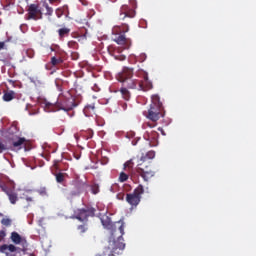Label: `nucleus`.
Returning a JSON list of instances; mask_svg holds the SVG:
<instances>
[{
  "label": "nucleus",
  "instance_id": "30",
  "mask_svg": "<svg viewBox=\"0 0 256 256\" xmlns=\"http://www.w3.org/2000/svg\"><path fill=\"white\" fill-rule=\"evenodd\" d=\"M130 9H133V11H135V9H137V0H129V6Z\"/></svg>",
  "mask_w": 256,
  "mask_h": 256
},
{
  "label": "nucleus",
  "instance_id": "26",
  "mask_svg": "<svg viewBox=\"0 0 256 256\" xmlns=\"http://www.w3.org/2000/svg\"><path fill=\"white\" fill-rule=\"evenodd\" d=\"M129 179V175H127L125 172H121L119 176L120 183H125Z\"/></svg>",
  "mask_w": 256,
  "mask_h": 256
},
{
  "label": "nucleus",
  "instance_id": "37",
  "mask_svg": "<svg viewBox=\"0 0 256 256\" xmlns=\"http://www.w3.org/2000/svg\"><path fill=\"white\" fill-rule=\"evenodd\" d=\"M7 233L5 232V230H1L0 231V239H5Z\"/></svg>",
  "mask_w": 256,
  "mask_h": 256
},
{
  "label": "nucleus",
  "instance_id": "2",
  "mask_svg": "<svg viewBox=\"0 0 256 256\" xmlns=\"http://www.w3.org/2000/svg\"><path fill=\"white\" fill-rule=\"evenodd\" d=\"M164 116L165 114L163 113V103H161V98L159 95H153L150 108L146 113L147 119H149L152 123L147 122L143 124V128L145 129L150 127V129H153V127H157V121H159V119Z\"/></svg>",
  "mask_w": 256,
  "mask_h": 256
},
{
  "label": "nucleus",
  "instance_id": "13",
  "mask_svg": "<svg viewBox=\"0 0 256 256\" xmlns=\"http://www.w3.org/2000/svg\"><path fill=\"white\" fill-rule=\"evenodd\" d=\"M143 75V80H139V83H142V89H138V91H149L150 89H153V83L149 81V76L145 72H140Z\"/></svg>",
  "mask_w": 256,
  "mask_h": 256
},
{
  "label": "nucleus",
  "instance_id": "29",
  "mask_svg": "<svg viewBox=\"0 0 256 256\" xmlns=\"http://www.w3.org/2000/svg\"><path fill=\"white\" fill-rule=\"evenodd\" d=\"M87 229H89V228L87 227L86 224H84V225H79V226L77 227V230H78L79 233H81V234L87 233Z\"/></svg>",
  "mask_w": 256,
  "mask_h": 256
},
{
  "label": "nucleus",
  "instance_id": "39",
  "mask_svg": "<svg viewBox=\"0 0 256 256\" xmlns=\"http://www.w3.org/2000/svg\"><path fill=\"white\" fill-rule=\"evenodd\" d=\"M3 49H7L5 42H0V51H3Z\"/></svg>",
  "mask_w": 256,
  "mask_h": 256
},
{
  "label": "nucleus",
  "instance_id": "21",
  "mask_svg": "<svg viewBox=\"0 0 256 256\" xmlns=\"http://www.w3.org/2000/svg\"><path fill=\"white\" fill-rule=\"evenodd\" d=\"M120 93L124 101H129V99H131V92H129V90L126 87H122L120 89Z\"/></svg>",
  "mask_w": 256,
  "mask_h": 256
},
{
  "label": "nucleus",
  "instance_id": "33",
  "mask_svg": "<svg viewBox=\"0 0 256 256\" xmlns=\"http://www.w3.org/2000/svg\"><path fill=\"white\" fill-rule=\"evenodd\" d=\"M124 167L126 169H133V160H128L125 164Z\"/></svg>",
  "mask_w": 256,
  "mask_h": 256
},
{
  "label": "nucleus",
  "instance_id": "40",
  "mask_svg": "<svg viewBox=\"0 0 256 256\" xmlns=\"http://www.w3.org/2000/svg\"><path fill=\"white\" fill-rule=\"evenodd\" d=\"M26 201H27L28 203H32L33 197H31V196H26Z\"/></svg>",
  "mask_w": 256,
  "mask_h": 256
},
{
  "label": "nucleus",
  "instance_id": "43",
  "mask_svg": "<svg viewBox=\"0 0 256 256\" xmlns=\"http://www.w3.org/2000/svg\"><path fill=\"white\" fill-rule=\"evenodd\" d=\"M158 131H160V133H162V135H165V130H163V128L159 127Z\"/></svg>",
  "mask_w": 256,
  "mask_h": 256
},
{
  "label": "nucleus",
  "instance_id": "23",
  "mask_svg": "<svg viewBox=\"0 0 256 256\" xmlns=\"http://www.w3.org/2000/svg\"><path fill=\"white\" fill-rule=\"evenodd\" d=\"M36 193H38V195H40L41 197H49V192L47 190V187L45 186H41L40 188H38L36 190Z\"/></svg>",
  "mask_w": 256,
  "mask_h": 256
},
{
  "label": "nucleus",
  "instance_id": "5",
  "mask_svg": "<svg viewBox=\"0 0 256 256\" xmlns=\"http://www.w3.org/2000/svg\"><path fill=\"white\" fill-rule=\"evenodd\" d=\"M136 171L146 182L155 177V170L153 169L151 162L139 161Z\"/></svg>",
  "mask_w": 256,
  "mask_h": 256
},
{
  "label": "nucleus",
  "instance_id": "11",
  "mask_svg": "<svg viewBox=\"0 0 256 256\" xmlns=\"http://www.w3.org/2000/svg\"><path fill=\"white\" fill-rule=\"evenodd\" d=\"M134 75L133 68L124 67L120 73H118L117 79L120 83L132 79Z\"/></svg>",
  "mask_w": 256,
  "mask_h": 256
},
{
  "label": "nucleus",
  "instance_id": "45",
  "mask_svg": "<svg viewBox=\"0 0 256 256\" xmlns=\"http://www.w3.org/2000/svg\"><path fill=\"white\" fill-rule=\"evenodd\" d=\"M141 57H142V60H141V61H145V59H146L147 56H145V54H143Z\"/></svg>",
  "mask_w": 256,
  "mask_h": 256
},
{
  "label": "nucleus",
  "instance_id": "4",
  "mask_svg": "<svg viewBox=\"0 0 256 256\" xmlns=\"http://www.w3.org/2000/svg\"><path fill=\"white\" fill-rule=\"evenodd\" d=\"M125 33H129V24L123 23L122 25H117L112 28V35L115 36L113 41L117 45H123L126 49L131 47V38H127Z\"/></svg>",
  "mask_w": 256,
  "mask_h": 256
},
{
  "label": "nucleus",
  "instance_id": "46",
  "mask_svg": "<svg viewBox=\"0 0 256 256\" xmlns=\"http://www.w3.org/2000/svg\"><path fill=\"white\" fill-rule=\"evenodd\" d=\"M57 0H49V3L53 4L55 3Z\"/></svg>",
  "mask_w": 256,
  "mask_h": 256
},
{
  "label": "nucleus",
  "instance_id": "28",
  "mask_svg": "<svg viewBox=\"0 0 256 256\" xmlns=\"http://www.w3.org/2000/svg\"><path fill=\"white\" fill-rule=\"evenodd\" d=\"M68 47L70 49H79V44L73 40L68 42Z\"/></svg>",
  "mask_w": 256,
  "mask_h": 256
},
{
  "label": "nucleus",
  "instance_id": "34",
  "mask_svg": "<svg viewBox=\"0 0 256 256\" xmlns=\"http://www.w3.org/2000/svg\"><path fill=\"white\" fill-rule=\"evenodd\" d=\"M3 151H7V146L3 142H0V153H3Z\"/></svg>",
  "mask_w": 256,
  "mask_h": 256
},
{
  "label": "nucleus",
  "instance_id": "8",
  "mask_svg": "<svg viewBox=\"0 0 256 256\" xmlns=\"http://www.w3.org/2000/svg\"><path fill=\"white\" fill-rule=\"evenodd\" d=\"M95 208H82L76 212L74 219L78 221H87L88 217H95Z\"/></svg>",
  "mask_w": 256,
  "mask_h": 256
},
{
  "label": "nucleus",
  "instance_id": "18",
  "mask_svg": "<svg viewBox=\"0 0 256 256\" xmlns=\"http://www.w3.org/2000/svg\"><path fill=\"white\" fill-rule=\"evenodd\" d=\"M27 143V139L17 137L16 140H13L12 145L15 149H23V145Z\"/></svg>",
  "mask_w": 256,
  "mask_h": 256
},
{
  "label": "nucleus",
  "instance_id": "36",
  "mask_svg": "<svg viewBox=\"0 0 256 256\" xmlns=\"http://www.w3.org/2000/svg\"><path fill=\"white\" fill-rule=\"evenodd\" d=\"M116 197L119 201H123L125 199V193H119Z\"/></svg>",
  "mask_w": 256,
  "mask_h": 256
},
{
  "label": "nucleus",
  "instance_id": "31",
  "mask_svg": "<svg viewBox=\"0 0 256 256\" xmlns=\"http://www.w3.org/2000/svg\"><path fill=\"white\" fill-rule=\"evenodd\" d=\"M26 55L29 57V59H33V57H35V51L33 49H28L26 51Z\"/></svg>",
  "mask_w": 256,
  "mask_h": 256
},
{
  "label": "nucleus",
  "instance_id": "15",
  "mask_svg": "<svg viewBox=\"0 0 256 256\" xmlns=\"http://www.w3.org/2000/svg\"><path fill=\"white\" fill-rule=\"evenodd\" d=\"M3 191L8 196L9 201L12 205H15V203H17V201H19V197L17 196V193L13 192V190H9V189L5 188V189H3Z\"/></svg>",
  "mask_w": 256,
  "mask_h": 256
},
{
  "label": "nucleus",
  "instance_id": "1",
  "mask_svg": "<svg viewBox=\"0 0 256 256\" xmlns=\"http://www.w3.org/2000/svg\"><path fill=\"white\" fill-rule=\"evenodd\" d=\"M101 223L105 229L112 230V236L109 240V246L104 248L102 254L96 256H117L121 255L125 250V243H123V235H125V223L116 222L113 224L111 218L106 217L101 219ZM117 225L118 228H117Z\"/></svg>",
  "mask_w": 256,
  "mask_h": 256
},
{
  "label": "nucleus",
  "instance_id": "17",
  "mask_svg": "<svg viewBox=\"0 0 256 256\" xmlns=\"http://www.w3.org/2000/svg\"><path fill=\"white\" fill-rule=\"evenodd\" d=\"M83 113L85 117H93L95 115V105L90 104L84 107Z\"/></svg>",
  "mask_w": 256,
  "mask_h": 256
},
{
  "label": "nucleus",
  "instance_id": "42",
  "mask_svg": "<svg viewBox=\"0 0 256 256\" xmlns=\"http://www.w3.org/2000/svg\"><path fill=\"white\" fill-rule=\"evenodd\" d=\"M122 109H123V111H127V103L122 104Z\"/></svg>",
  "mask_w": 256,
  "mask_h": 256
},
{
  "label": "nucleus",
  "instance_id": "35",
  "mask_svg": "<svg viewBox=\"0 0 256 256\" xmlns=\"http://www.w3.org/2000/svg\"><path fill=\"white\" fill-rule=\"evenodd\" d=\"M92 192L94 195H97V193H99V186L98 185H94L92 187Z\"/></svg>",
  "mask_w": 256,
  "mask_h": 256
},
{
  "label": "nucleus",
  "instance_id": "10",
  "mask_svg": "<svg viewBox=\"0 0 256 256\" xmlns=\"http://www.w3.org/2000/svg\"><path fill=\"white\" fill-rule=\"evenodd\" d=\"M144 139L149 141L150 147H157L159 145V133L157 131L146 132Z\"/></svg>",
  "mask_w": 256,
  "mask_h": 256
},
{
  "label": "nucleus",
  "instance_id": "6",
  "mask_svg": "<svg viewBox=\"0 0 256 256\" xmlns=\"http://www.w3.org/2000/svg\"><path fill=\"white\" fill-rule=\"evenodd\" d=\"M145 193V188L143 185H138L132 193L126 194V202L131 205V207H137L141 203V195Z\"/></svg>",
  "mask_w": 256,
  "mask_h": 256
},
{
  "label": "nucleus",
  "instance_id": "25",
  "mask_svg": "<svg viewBox=\"0 0 256 256\" xmlns=\"http://www.w3.org/2000/svg\"><path fill=\"white\" fill-rule=\"evenodd\" d=\"M43 7L46 8V13H45V15H47L48 17H51V15H53V8L50 7L47 2H44V3H43Z\"/></svg>",
  "mask_w": 256,
  "mask_h": 256
},
{
  "label": "nucleus",
  "instance_id": "32",
  "mask_svg": "<svg viewBox=\"0 0 256 256\" xmlns=\"http://www.w3.org/2000/svg\"><path fill=\"white\" fill-rule=\"evenodd\" d=\"M2 225H5L6 227H9L11 225V219L4 218L1 220Z\"/></svg>",
  "mask_w": 256,
  "mask_h": 256
},
{
  "label": "nucleus",
  "instance_id": "9",
  "mask_svg": "<svg viewBox=\"0 0 256 256\" xmlns=\"http://www.w3.org/2000/svg\"><path fill=\"white\" fill-rule=\"evenodd\" d=\"M136 12L133 8H130L129 5L124 4L120 7L119 20L125 21V19H133L135 17Z\"/></svg>",
  "mask_w": 256,
  "mask_h": 256
},
{
  "label": "nucleus",
  "instance_id": "22",
  "mask_svg": "<svg viewBox=\"0 0 256 256\" xmlns=\"http://www.w3.org/2000/svg\"><path fill=\"white\" fill-rule=\"evenodd\" d=\"M11 240L13 241V243H15V245H19L23 241V238H21V235H19V233L12 232Z\"/></svg>",
  "mask_w": 256,
  "mask_h": 256
},
{
  "label": "nucleus",
  "instance_id": "14",
  "mask_svg": "<svg viewBox=\"0 0 256 256\" xmlns=\"http://www.w3.org/2000/svg\"><path fill=\"white\" fill-rule=\"evenodd\" d=\"M63 52H57L55 56L51 58L52 67H57V65L63 64Z\"/></svg>",
  "mask_w": 256,
  "mask_h": 256
},
{
  "label": "nucleus",
  "instance_id": "20",
  "mask_svg": "<svg viewBox=\"0 0 256 256\" xmlns=\"http://www.w3.org/2000/svg\"><path fill=\"white\" fill-rule=\"evenodd\" d=\"M13 99H15V92L13 90L4 92L3 101L9 102V101H13Z\"/></svg>",
  "mask_w": 256,
  "mask_h": 256
},
{
  "label": "nucleus",
  "instance_id": "41",
  "mask_svg": "<svg viewBox=\"0 0 256 256\" xmlns=\"http://www.w3.org/2000/svg\"><path fill=\"white\" fill-rule=\"evenodd\" d=\"M50 51H53L54 53H56V55H57V53L61 52L60 50H57L53 47H50Z\"/></svg>",
  "mask_w": 256,
  "mask_h": 256
},
{
  "label": "nucleus",
  "instance_id": "44",
  "mask_svg": "<svg viewBox=\"0 0 256 256\" xmlns=\"http://www.w3.org/2000/svg\"><path fill=\"white\" fill-rule=\"evenodd\" d=\"M73 57V59H78V57H79V54H77V53H74V56H72Z\"/></svg>",
  "mask_w": 256,
  "mask_h": 256
},
{
  "label": "nucleus",
  "instance_id": "19",
  "mask_svg": "<svg viewBox=\"0 0 256 256\" xmlns=\"http://www.w3.org/2000/svg\"><path fill=\"white\" fill-rule=\"evenodd\" d=\"M150 159H155V151L151 150L148 151L146 154H143L140 158V162L142 163H148Z\"/></svg>",
  "mask_w": 256,
  "mask_h": 256
},
{
  "label": "nucleus",
  "instance_id": "16",
  "mask_svg": "<svg viewBox=\"0 0 256 256\" xmlns=\"http://www.w3.org/2000/svg\"><path fill=\"white\" fill-rule=\"evenodd\" d=\"M15 251H17V247H15V245L13 244L0 245V253H5V255H9V253H15Z\"/></svg>",
  "mask_w": 256,
  "mask_h": 256
},
{
  "label": "nucleus",
  "instance_id": "7",
  "mask_svg": "<svg viewBox=\"0 0 256 256\" xmlns=\"http://www.w3.org/2000/svg\"><path fill=\"white\" fill-rule=\"evenodd\" d=\"M27 11L28 13L25 15L27 21H31V19L37 21L43 15V12L39 9V4H30Z\"/></svg>",
  "mask_w": 256,
  "mask_h": 256
},
{
  "label": "nucleus",
  "instance_id": "38",
  "mask_svg": "<svg viewBox=\"0 0 256 256\" xmlns=\"http://www.w3.org/2000/svg\"><path fill=\"white\" fill-rule=\"evenodd\" d=\"M115 59H118V61H125L126 57L121 55V56H115Z\"/></svg>",
  "mask_w": 256,
  "mask_h": 256
},
{
  "label": "nucleus",
  "instance_id": "27",
  "mask_svg": "<svg viewBox=\"0 0 256 256\" xmlns=\"http://www.w3.org/2000/svg\"><path fill=\"white\" fill-rule=\"evenodd\" d=\"M56 181L57 183H63L65 181V174L59 172L56 174Z\"/></svg>",
  "mask_w": 256,
  "mask_h": 256
},
{
  "label": "nucleus",
  "instance_id": "24",
  "mask_svg": "<svg viewBox=\"0 0 256 256\" xmlns=\"http://www.w3.org/2000/svg\"><path fill=\"white\" fill-rule=\"evenodd\" d=\"M69 33H71V29L69 28H60L58 30V35L60 39H63V37H67V35H69Z\"/></svg>",
  "mask_w": 256,
  "mask_h": 256
},
{
  "label": "nucleus",
  "instance_id": "3",
  "mask_svg": "<svg viewBox=\"0 0 256 256\" xmlns=\"http://www.w3.org/2000/svg\"><path fill=\"white\" fill-rule=\"evenodd\" d=\"M45 110L48 113L55 112V111H72L77 107V103H75V98L69 94L68 98H64L61 102H57L56 104L45 102L44 103Z\"/></svg>",
  "mask_w": 256,
  "mask_h": 256
},
{
  "label": "nucleus",
  "instance_id": "12",
  "mask_svg": "<svg viewBox=\"0 0 256 256\" xmlns=\"http://www.w3.org/2000/svg\"><path fill=\"white\" fill-rule=\"evenodd\" d=\"M122 83L127 87V89H137L138 91L139 89H143V82H139L137 79L129 78Z\"/></svg>",
  "mask_w": 256,
  "mask_h": 256
}]
</instances>
